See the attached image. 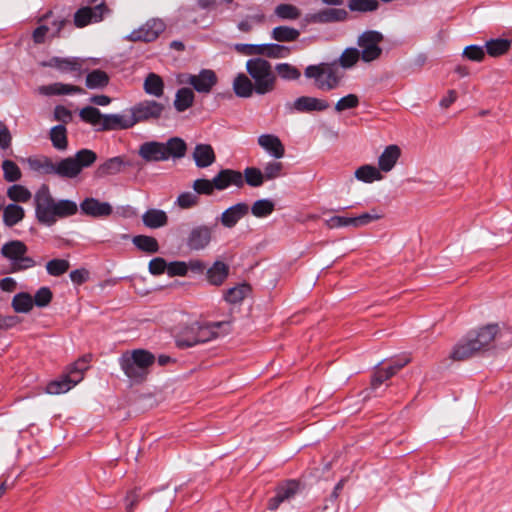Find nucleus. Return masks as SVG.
<instances>
[{
    "label": "nucleus",
    "instance_id": "62",
    "mask_svg": "<svg viewBox=\"0 0 512 512\" xmlns=\"http://www.w3.org/2000/svg\"><path fill=\"white\" fill-rule=\"evenodd\" d=\"M53 294L49 287L43 286L37 290L33 297V305L39 308L46 307L50 304Z\"/></svg>",
    "mask_w": 512,
    "mask_h": 512
},
{
    "label": "nucleus",
    "instance_id": "57",
    "mask_svg": "<svg viewBox=\"0 0 512 512\" xmlns=\"http://www.w3.org/2000/svg\"><path fill=\"white\" fill-rule=\"evenodd\" d=\"M200 202L199 196L195 192H182L178 195L175 204L181 209H190L197 206Z\"/></svg>",
    "mask_w": 512,
    "mask_h": 512
},
{
    "label": "nucleus",
    "instance_id": "1",
    "mask_svg": "<svg viewBox=\"0 0 512 512\" xmlns=\"http://www.w3.org/2000/svg\"><path fill=\"white\" fill-rule=\"evenodd\" d=\"M35 218L45 226H53L58 219L67 218L78 212V205L70 199L55 200L50 188L42 184L34 194Z\"/></svg>",
    "mask_w": 512,
    "mask_h": 512
},
{
    "label": "nucleus",
    "instance_id": "38",
    "mask_svg": "<svg viewBox=\"0 0 512 512\" xmlns=\"http://www.w3.org/2000/svg\"><path fill=\"white\" fill-rule=\"evenodd\" d=\"M512 40L496 38L486 41L484 47L486 53L491 57H500L506 54L511 48Z\"/></svg>",
    "mask_w": 512,
    "mask_h": 512
},
{
    "label": "nucleus",
    "instance_id": "37",
    "mask_svg": "<svg viewBox=\"0 0 512 512\" xmlns=\"http://www.w3.org/2000/svg\"><path fill=\"white\" fill-rule=\"evenodd\" d=\"M25 211L16 203H10L3 209V223L7 227H13L23 220Z\"/></svg>",
    "mask_w": 512,
    "mask_h": 512
},
{
    "label": "nucleus",
    "instance_id": "23",
    "mask_svg": "<svg viewBox=\"0 0 512 512\" xmlns=\"http://www.w3.org/2000/svg\"><path fill=\"white\" fill-rule=\"evenodd\" d=\"M258 145L274 159H281L285 155V147L280 138L274 134H261L257 139Z\"/></svg>",
    "mask_w": 512,
    "mask_h": 512
},
{
    "label": "nucleus",
    "instance_id": "18",
    "mask_svg": "<svg viewBox=\"0 0 512 512\" xmlns=\"http://www.w3.org/2000/svg\"><path fill=\"white\" fill-rule=\"evenodd\" d=\"M80 381H82V376L79 373L74 374L67 368L66 373L47 384L46 392L51 395L63 394L71 390Z\"/></svg>",
    "mask_w": 512,
    "mask_h": 512
},
{
    "label": "nucleus",
    "instance_id": "12",
    "mask_svg": "<svg viewBox=\"0 0 512 512\" xmlns=\"http://www.w3.org/2000/svg\"><path fill=\"white\" fill-rule=\"evenodd\" d=\"M165 23L160 19H150L139 28L134 29L131 33L124 37L125 40L131 42H152L164 32Z\"/></svg>",
    "mask_w": 512,
    "mask_h": 512
},
{
    "label": "nucleus",
    "instance_id": "4",
    "mask_svg": "<svg viewBox=\"0 0 512 512\" xmlns=\"http://www.w3.org/2000/svg\"><path fill=\"white\" fill-rule=\"evenodd\" d=\"M247 74L256 86V94L263 96L273 92L277 84V75L272 64L263 57L250 58L246 62Z\"/></svg>",
    "mask_w": 512,
    "mask_h": 512
},
{
    "label": "nucleus",
    "instance_id": "52",
    "mask_svg": "<svg viewBox=\"0 0 512 512\" xmlns=\"http://www.w3.org/2000/svg\"><path fill=\"white\" fill-rule=\"evenodd\" d=\"M275 204L271 199H259L251 207V213L257 218L267 217L274 211Z\"/></svg>",
    "mask_w": 512,
    "mask_h": 512
},
{
    "label": "nucleus",
    "instance_id": "17",
    "mask_svg": "<svg viewBox=\"0 0 512 512\" xmlns=\"http://www.w3.org/2000/svg\"><path fill=\"white\" fill-rule=\"evenodd\" d=\"M347 17L348 13L343 8H325L313 13L305 14L303 21L306 24H329L343 22Z\"/></svg>",
    "mask_w": 512,
    "mask_h": 512
},
{
    "label": "nucleus",
    "instance_id": "13",
    "mask_svg": "<svg viewBox=\"0 0 512 512\" xmlns=\"http://www.w3.org/2000/svg\"><path fill=\"white\" fill-rule=\"evenodd\" d=\"M329 102L312 96H300L293 102H287L285 109L288 114L321 112L329 108Z\"/></svg>",
    "mask_w": 512,
    "mask_h": 512
},
{
    "label": "nucleus",
    "instance_id": "30",
    "mask_svg": "<svg viewBox=\"0 0 512 512\" xmlns=\"http://www.w3.org/2000/svg\"><path fill=\"white\" fill-rule=\"evenodd\" d=\"M401 156V150L397 145L387 146L378 158L379 170L383 172L391 171Z\"/></svg>",
    "mask_w": 512,
    "mask_h": 512
},
{
    "label": "nucleus",
    "instance_id": "2",
    "mask_svg": "<svg viewBox=\"0 0 512 512\" xmlns=\"http://www.w3.org/2000/svg\"><path fill=\"white\" fill-rule=\"evenodd\" d=\"M155 360L154 354L148 350L134 349L132 352L123 353L118 362L132 384H141L147 379Z\"/></svg>",
    "mask_w": 512,
    "mask_h": 512
},
{
    "label": "nucleus",
    "instance_id": "14",
    "mask_svg": "<svg viewBox=\"0 0 512 512\" xmlns=\"http://www.w3.org/2000/svg\"><path fill=\"white\" fill-rule=\"evenodd\" d=\"M109 12V8L103 2L93 7L79 8L74 14V24L78 28H83L89 24L98 23Z\"/></svg>",
    "mask_w": 512,
    "mask_h": 512
},
{
    "label": "nucleus",
    "instance_id": "56",
    "mask_svg": "<svg viewBox=\"0 0 512 512\" xmlns=\"http://www.w3.org/2000/svg\"><path fill=\"white\" fill-rule=\"evenodd\" d=\"M69 266V262L65 259H52L47 262L46 270L49 275L58 277L65 274Z\"/></svg>",
    "mask_w": 512,
    "mask_h": 512
},
{
    "label": "nucleus",
    "instance_id": "7",
    "mask_svg": "<svg viewBox=\"0 0 512 512\" xmlns=\"http://www.w3.org/2000/svg\"><path fill=\"white\" fill-rule=\"evenodd\" d=\"M216 224H196L187 232L184 239L185 246L190 251H203L207 249L214 239Z\"/></svg>",
    "mask_w": 512,
    "mask_h": 512
},
{
    "label": "nucleus",
    "instance_id": "40",
    "mask_svg": "<svg viewBox=\"0 0 512 512\" xmlns=\"http://www.w3.org/2000/svg\"><path fill=\"white\" fill-rule=\"evenodd\" d=\"M195 95L190 88H180L175 94L173 102L174 108L177 112H184L189 109L194 103Z\"/></svg>",
    "mask_w": 512,
    "mask_h": 512
},
{
    "label": "nucleus",
    "instance_id": "5",
    "mask_svg": "<svg viewBox=\"0 0 512 512\" xmlns=\"http://www.w3.org/2000/svg\"><path fill=\"white\" fill-rule=\"evenodd\" d=\"M304 76L313 80L314 86L321 91H332L341 83V77L337 74L333 63L321 62L308 65L304 70Z\"/></svg>",
    "mask_w": 512,
    "mask_h": 512
},
{
    "label": "nucleus",
    "instance_id": "24",
    "mask_svg": "<svg viewBox=\"0 0 512 512\" xmlns=\"http://www.w3.org/2000/svg\"><path fill=\"white\" fill-rule=\"evenodd\" d=\"M138 153L140 157L146 162H161L167 160L163 142H144L140 145Z\"/></svg>",
    "mask_w": 512,
    "mask_h": 512
},
{
    "label": "nucleus",
    "instance_id": "25",
    "mask_svg": "<svg viewBox=\"0 0 512 512\" xmlns=\"http://www.w3.org/2000/svg\"><path fill=\"white\" fill-rule=\"evenodd\" d=\"M479 349L476 347L474 342L472 341L471 336L468 334L460 339L450 354V358L455 361H463L470 357H472Z\"/></svg>",
    "mask_w": 512,
    "mask_h": 512
},
{
    "label": "nucleus",
    "instance_id": "20",
    "mask_svg": "<svg viewBox=\"0 0 512 512\" xmlns=\"http://www.w3.org/2000/svg\"><path fill=\"white\" fill-rule=\"evenodd\" d=\"M134 121L131 111L123 114H104L102 124L97 128V131H115L126 130L134 127Z\"/></svg>",
    "mask_w": 512,
    "mask_h": 512
},
{
    "label": "nucleus",
    "instance_id": "11",
    "mask_svg": "<svg viewBox=\"0 0 512 512\" xmlns=\"http://www.w3.org/2000/svg\"><path fill=\"white\" fill-rule=\"evenodd\" d=\"M127 167L135 170H140L142 168L139 161L126 158L125 156H115L107 159L97 167L95 170V177L104 178L107 176H113L123 172Z\"/></svg>",
    "mask_w": 512,
    "mask_h": 512
},
{
    "label": "nucleus",
    "instance_id": "36",
    "mask_svg": "<svg viewBox=\"0 0 512 512\" xmlns=\"http://www.w3.org/2000/svg\"><path fill=\"white\" fill-rule=\"evenodd\" d=\"M163 145L167 160L183 158L187 151V144L180 137H171L167 142H163Z\"/></svg>",
    "mask_w": 512,
    "mask_h": 512
},
{
    "label": "nucleus",
    "instance_id": "41",
    "mask_svg": "<svg viewBox=\"0 0 512 512\" xmlns=\"http://www.w3.org/2000/svg\"><path fill=\"white\" fill-rule=\"evenodd\" d=\"M52 146L58 151H64L68 147L67 129L64 124H58L51 128L49 133Z\"/></svg>",
    "mask_w": 512,
    "mask_h": 512
},
{
    "label": "nucleus",
    "instance_id": "28",
    "mask_svg": "<svg viewBox=\"0 0 512 512\" xmlns=\"http://www.w3.org/2000/svg\"><path fill=\"white\" fill-rule=\"evenodd\" d=\"M39 92L45 96L85 94V90L79 86L55 82L39 87Z\"/></svg>",
    "mask_w": 512,
    "mask_h": 512
},
{
    "label": "nucleus",
    "instance_id": "3",
    "mask_svg": "<svg viewBox=\"0 0 512 512\" xmlns=\"http://www.w3.org/2000/svg\"><path fill=\"white\" fill-rule=\"evenodd\" d=\"M230 328V322L219 321L201 323L195 322L188 326L177 338L178 348H190L198 344L206 343L220 336V329L227 333Z\"/></svg>",
    "mask_w": 512,
    "mask_h": 512
},
{
    "label": "nucleus",
    "instance_id": "51",
    "mask_svg": "<svg viewBox=\"0 0 512 512\" xmlns=\"http://www.w3.org/2000/svg\"><path fill=\"white\" fill-rule=\"evenodd\" d=\"M3 178L7 182L15 183L22 177L19 166L12 160L5 159L2 161Z\"/></svg>",
    "mask_w": 512,
    "mask_h": 512
},
{
    "label": "nucleus",
    "instance_id": "29",
    "mask_svg": "<svg viewBox=\"0 0 512 512\" xmlns=\"http://www.w3.org/2000/svg\"><path fill=\"white\" fill-rule=\"evenodd\" d=\"M45 67H54L61 72L80 71L82 68V60L77 57H52L48 61L42 63Z\"/></svg>",
    "mask_w": 512,
    "mask_h": 512
},
{
    "label": "nucleus",
    "instance_id": "22",
    "mask_svg": "<svg viewBox=\"0 0 512 512\" xmlns=\"http://www.w3.org/2000/svg\"><path fill=\"white\" fill-rule=\"evenodd\" d=\"M82 214L94 218L110 216L113 212L112 206L108 202H101L96 198H85L79 205Z\"/></svg>",
    "mask_w": 512,
    "mask_h": 512
},
{
    "label": "nucleus",
    "instance_id": "6",
    "mask_svg": "<svg viewBox=\"0 0 512 512\" xmlns=\"http://www.w3.org/2000/svg\"><path fill=\"white\" fill-rule=\"evenodd\" d=\"M169 106L154 99H144L130 107L134 124L153 123L167 118Z\"/></svg>",
    "mask_w": 512,
    "mask_h": 512
},
{
    "label": "nucleus",
    "instance_id": "33",
    "mask_svg": "<svg viewBox=\"0 0 512 512\" xmlns=\"http://www.w3.org/2000/svg\"><path fill=\"white\" fill-rule=\"evenodd\" d=\"M164 81L156 73L150 72L143 82V90L147 95L161 98L164 95Z\"/></svg>",
    "mask_w": 512,
    "mask_h": 512
},
{
    "label": "nucleus",
    "instance_id": "43",
    "mask_svg": "<svg viewBox=\"0 0 512 512\" xmlns=\"http://www.w3.org/2000/svg\"><path fill=\"white\" fill-rule=\"evenodd\" d=\"M135 247L143 252L153 254L159 251V244L156 238L147 235H136L132 238Z\"/></svg>",
    "mask_w": 512,
    "mask_h": 512
},
{
    "label": "nucleus",
    "instance_id": "49",
    "mask_svg": "<svg viewBox=\"0 0 512 512\" xmlns=\"http://www.w3.org/2000/svg\"><path fill=\"white\" fill-rule=\"evenodd\" d=\"M291 54L288 46L278 43H265L264 56L270 59L287 58Z\"/></svg>",
    "mask_w": 512,
    "mask_h": 512
},
{
    "label": "nucleus",
    "instance_id": "39",
    "mask_svg": "<svg viewBox=\"0 0 512 512\" xmlns=\"http://www.w3.org/2000/svg\"><path fill=\"white\" fill-rule=\"evenodd\" d=\"M300 37V31L296 28L280 25L271 31V38L279 43L294 42Z\"/></svg>",
    "mask_w": 512,
    "mask_h": 512
},
{
    "label": "nucleus",
    "instance_id": "44",
    "mask_svg": "<svg viewBox=\"0 0 512 512\" xmlns=\"http://www.w3.org/2000/svg\"><path fill=\"white\" fill-rule=\"evenodd\" d=\"M357 180L364 183H372L383 178L380 170L372 165H363L355 171Z\"/></svg>",
    "mask_w": 512,
    "mask_h": 512
},
{
    "label": "nucleus",
    "instance_id": "55",
    "mask_svg": "<svg viewBox=\"0 0 512 512\" xmlns=\"http://www.w3.org/2000/svg\"><path fill=\"white\" fill-rule=\"evenodd\" d=\"M284 165L279 161H269L264 165L263 175L265 181H271L284 175Z\"/></svg>",
    "mask_w": 512,
    "mask_h": 512
},
{
    "label": "nucleus",
    "instance_id": "64",
    "mask_svg": "<svg viewBox=\"0 0 512 512\" xmlns=\"http://www.w3.org/2000/svg\"><path fill=\"white\" fill-rule=\"evenodd\" d=\"M359 105V98L356 94H348L340 98L335 104V110L342 112L348 109L356 108Z\"/></svg>",
    "mask_w": 512,
    "mask_h": 512
},
{
    "label": "nucleus",
    "instance_id": "59",
    "mask_svg": "<svg viewBox=\"0 0 512 512\" xmlns=\"http://www.w3.org/2000/svg\"><path fill=\"white\" fill-rule=\"evenodd\" d=\"M194 192L197 196L199 195H207L210 196L216 190V186H214L213 178L211 180L200 178L196 179L192 185Z\"/></svg>",
    "mask_w": 512,
    "mask_h": 512
},
{
    "label": "nucleus",
    "instance_id": "58",
    "mask_svg": "<svg viewBox=\"0 0 512 512\" xmlns=\"http://www.w3.org/2000/svg\"><path fill=\"white\" fill-rule=\"evenodd\" d=\"M379 3L377 0H350L348 8L356 12H372L377 10Z\"/></svg>",
    "mask_w": 512,
    "mask_h": 512
},
{
    "label": "nucleus",
    "instance_id": "42",
    "mask_svg": "<svg viewBox=\"0 0 512 512\" xmlns=\"http://www.w3.org/2000/svg\"><path fill=\"white\" fill-rule=\"evenodd\" d=\"M109 83L108 74L100 69L89 72L86 76L85 85L88 89H102Z\"/></svg>",
    "mask_w": 512,
    "mask_h": 512
},
{
    "label": "nucleus",
    "instance_id": "35",
    "mask_svg": "<svg viewBox=\"0 0 512 512\" xmlns=\"http://www.w3.org/2000/svg\"><path fill=\"white\" fill-rule=\"evenodd\" d=\"M229 267L222 261H215L213 265L207 269L206 277L210 284L219 286L228 277Z\"/></svg>",
    "mask_w": 512,
    "mask_h": 512
},
{
    "label": "nucleus",
    "instance_id": "15",
    "mask_svg": "<svg viewBox=\"0 0 512 512\" xmlns=\"http://www.w3.org/2000/svg\"><path fill=\"white\" fill-rule=\"evenodd\" d=\"M29 168L42 175H56L64 178V168L62 159L56 163L48 156H33L27 158Z\"/></svg>",
    "mask_w": 512,
    "mask_h": 512
},
{
    "label": "nucleus",
    "instance_id": "50",
    "mask_svg": "<svg viewBox=\"0 0 512 512\" xmlns=\"http://www.w3.org/2000/svg\"><path fill=\"white\" fill-rule=\"evenodd\" d=\"M242 175L244 184L246 183L250 187H260L265 182L262 170L257 167H246Z\"/></svg>",
    "mask_w": 512,
    "mask_h": 512
},
{
    "label": "nucleus",
    "instance_id": "53",
    "mask_svg": "<svg viewBox=\"0 0 512 512\" xmlns=\"http://www.w3.org/2000/svg\"><path fill=\"white\" fill-rule=\"evenodd\" d=\"M7 196L14 202H28L32 194L28 188L20 184H13L7 189Z\"/></svg>",
    "mask_w": 512,
    "mask_h": 512
},
{
    "label": "nucleus",
    "instance_id": "47",
    "mask_svg": "<svg viewBox=\"0 0 512 512\" xmlns=\"http://www.w3.org/2000/svg\"><path fill=\"white\" fill-rule=\"evenodd\" d=\"M12 307L17 313H28L33 308V297L27 292H20L14 295Z\"/></svg>",
    "mask_w": 512,
    "mask_h": 512
},
{
    "label": "nucleus",
    "instance_id": "45",
    "mask_svg": "<svg viewBox=\"0 0 512 512\" xmlns=\"http://www.w3.org/2000/svg\"><path fill=\"white\" fill-rule=\"evenodd\" d=\"M274 73L285 81H297L301 77L300 70L290 63H277L274 67Z\"/></svg>",
    "mask_w": 512,
    "mask_h": 512
},
{
    "label": "nucleus",
    "instance_id": "60",
    "mask_svg": "<svg viewBox=\"0 0 512 512\" xmlns=\"http://www.w3.org/2000/svg\"><path fill=\"white\" fill-rule=\"evenodd\" d=\"M485 47L479 45H468L463 50V57L467 58L470 61L474 62H482L485 58Z\"/></svg>",
    "mask_w": 512,
    "mask_h": 512
},
{
    "label": "nucleus",
    "instance_id": "26",
    "mask_svg": "<svg viewBox=\"0 0 512 512\" xmlns=\"http://www.w3.org/2000/svg\"><path fill=\"white\" fill-rule=\"evenodd\" d=\"M192 157L198 168H207L216 161L215 152L210 144H197L192 153Z\"/></svg>",
    "mask_w": 512,
    "mask_h": 512
},
{
    "label": "nucleus",
    "instance_id": "34",
    "mask_svg": "<svg viewBox=\"0 0 512 512\" xmlns=\"http://www.w3.org/2000/svg\"><path fill=\"white\" fill-rule=\"evenodd\" d=\"M142 221L147 228L157 229L168 223V216L164 210L152 208L145 211Z\"/></svg>",
    "mask_w": 512,
    "mask_h": 512
},
{
    "label": "nucleus",
    "instance_id": "19",
    "mask_svg": "<svg viewBox=\"0 0 512 512\" xmlns=\"http://www.w3.org/2000/svg\"><path fill=\"white\" fill-rule=\"evenodd\" d=\"M213 183L216 186V190L223 191L232 186L242 188L244 186V179L242 172L226 168L221 169L213 177Z\"/></svg>",
    "mask_w": 512,
    "mask_h": 512
},
{
    "label": "nucleus",
    "instance_id": "10",
    "mask_svg": "<svg viewBox=\"0 0 512 512\" xmlns=\"http://www.w3.org/2000/svg\"><path fill=\"white\" fill-rule=\"evenodd\" d=\"M301 491V483L295 479L285 480L274 489V496L269 498L267 509L276 511L283 503L290 502Z\"/></svg>",
    "mask_w": 512,
    "mask_h": 512
},
{
    "label": "nucleus",
    "instance_id": "16",
    "mask_svg": "<svg viewBox=\"0 0 512 512\" xmlns=\"http://www.w3.org/2000/svg\"><path fill=\"white\" fill-rule=\"evenodd\" d=\"M185 82L200 94H209L217 84L216 73L211 69H201L198 74H187Z\"/></svg>",
    "mask_w": 512,
    "mask_h": 512
},
{
    "label": "nucleus",
    "instance_id": "46",
    "mask_svg": "<svg viewBox=\"0 0 512 512\" xmlns=\"http://www.w3.org/2000/svg\"><path fill=\"white\" fill-rule=\"evenodd\" d=\"M359 60H361V54L359 49L356 47H348L342 52V54L338 58V63L340 67H342L345 70H348L353 68Z\"/></svg>",
    "mask_w": 512,
    "mask_h": 512
},
{
    "label": "nucleus",
    "instance_id": "48",
    "mask_svg": "<svg viewBox=\"0 0 512 512\" xmlns=\"http://www.w3.org/2000/svg\"><path fill=\"white\" fill-rule=\"evenodd\" d=\"M79 116L82 121L93 125L96 129L102 124L104 119V114H102L98 108L93 106H86L82 108L79 112Z\"/></svg>",
    "mask_w": 512,
    "mask_h": 512
},
{
    "label": "nucleus",
    "instance_id": "61",
    "mask_svg": "<svg viewBox=\"0 0 512 512\" xmlns=\"http://www.w3.org/2000/svg\"><path fill=\"white\" fill-rule=\"evenodd\" d=\"M234 49L243 55L264 56L265 44L237 43L234 45Z\"/></svg>",
    "mask_w": 512,
    "mask_h": 512
},
{
    "label": "nucleus",
    "instance_id": "54",
    "mask_svg": "<svg viewBox=\"0 0 512 512\" xmlns=\"http://www.w3.org/2000/svg\"><path fill=\"white\" fill-rule=\"evenodd\" d=\"M275 15L281 20H296L299 18L300 10L292 4H279L275 7Z\"/></svg>",
    "mask_w": 512,
    "mask_h": 512
},
{
    "label": "nucleus",
    "instance_id": "9",
    "mask_svg": "<svg viewBox=\"0 0 512 512\" xmlns=\"http://www.w3.org/2000/svg\"><path fill=\"white\" fill-rule=\"evenodd\" d=\"M97 160V154L90 149H80L74 156L63 158L64 179L76 178L83 169L91 167Z\"/></svg>",
    "mask_w": 512,
    "mask_h": 512
},
{
    "label": "nucleus",
    "instance_id": "63",
    "mask_svg": "<svg viewBox=\"0 0 512 512\" xmlns=\"http://www.w3.org/2000/svg\"><path fill=\"white\" fill-rule=\"evenodd\" d=\"M265 20V15L262 13L247 16L237 24V28L241 32L248 33L253 29L254 24H262Z\"/></svg>",
    "mask_w": 512,
    "mask_h": 512
},
{
    "label": "nucleus",
    "instance_id": "27",
    "mask_svg": "<svg viewBox=\"0 0 512 512\" xmlns=\"http://www.w3.org/2000/svg\"><path fill=\"white\" fill-rule=\"evenodd\" d=\"M498 331L499 327L497 324H488L476 332L468 333V336H471L472 341L480 351L494 340Z\"/></svg>",
    "mask_w": 512,
    "mask_h": 512
},
{
    "label": "nucleus",
    "instance_id": "21",
    "mask_svg": "<svg viewBox=\"0 0 512 512\" xmlns=\"http://www.w3.org/2000/svg\"><path fill=\"white\" fill-rule=\"evenodd\" d=\"M249 205L245 202L236 203L225 209L218 220L224 228L232 229L249 213Z\"/></svg>",
    "mask_w": 512,
    "mask_h": 512
},
{
    "label": "nucleus",
    "instance_id": "32",
    "mask_svg": "<svg viewBox=\"0 0 512 512\" xmlns=\"http://www.w3.org/2000/svg\"><path fill=\"white\" fill-rule=\"evenodd\" d=\"M28 247L20 240H11L1 247V255L14 264L21 256L26 254Z\"/></svg>",
    "mask_w": 512,
    "mask_h": 512
},
{
    "label": "nucleus",
    "instance_id": "31",
    "mask_svg": "<svg viewBox=\"0 0 512 512\" xmlns=\"http://www.w3.org/2000/svg\"><path fill=\"white\" fill-rule=\"evenodd\" d=\"M233 91L240 98H250L256 94V86L249 75L240 73L234 78Z\"/></svg>",
    "mask_w": 512,
    "mask_h": 512
},
{
    "label": "nucleus",
    "instance_id": "8",
    "mask_svg": "<svg viewBox=\"0 0 512 512\" xmlns=\"http://www.w3.org/2000/svg\"><path fill=\"white\" fill-rule=\"evenodd\" d=\"M383 40V34L376 30H367L359 35L357 45L364 63H371L380 58L383 52L380 44Z\"/></svg>",
    "mask_w": 512,
    "mask_h": 512
}]
</instances>
